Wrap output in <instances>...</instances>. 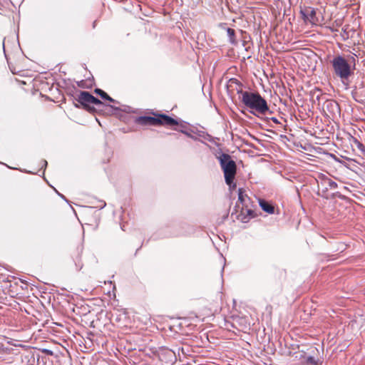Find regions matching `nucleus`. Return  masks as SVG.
<instances>
[{
  "instance_id": "nucleus-1",
  "label": "nucleus",
  "mask_w": 365,
  "mask_h": 365,
  "mask_svg": "<svg viewBox=\"0 0 365 365\" xmlns=\"http://www.w3.org/2000/svg\"><path fill=\"white\" fill-rule=\"evenodd\" d=\"M241 100L247 107L260 114H264L269 110L266 101L259 93L242 92Z\"/></svg>"
},
{
  "instance_id": "nucleus-2",
  "label": "nucleus",
  "mask_w": 365,
  "mask_h": 365,
  "mask_svg": "<svg viewBox=\"0 0 365 365\" xmlns=\"http://www.w3.org/2000/svg\"><path fill=\"white\" fill-rule=\"evenodd\" d=\"M355 65V58L354 56H351L350 63H349L343 56H336L331 61V65L333 67L334 74L339 77L341 81L346 80L351 75L353 72V68L351 65V63Z\"/></svg>"
},
{
  "instance_id": "nucleus-3",
  "label": "nucleus",
  "mask_w": 365,
  "mask_h": 365,
  "mask_svg": "<svg viewBox=\"0 0 365 365\" xmlns=\"http://www.w3.org/2000/svg\"><path fill=\"white\" fill-rule=\"evenodd\" d=\"M221 168L224 173L226 183L230 188H235L236 185L233 182L236 174V164L227 154H222L218 158Z\"/></svg>"
},
{
  "instance_id": "nucleus-4",
  "label": "nucleus",
  "mask_w": 365,
  "mask_h": 365,
  "mask_svg": "<svg viewBox=\"0 0 365 365\" xmlns=\"http://www.w3.org/2000/svg\"><path fill=\"white\" fill-rule=\"evenodd\" d=\"M140 121H141V123L143 124H148V125H178V122L175 119H173L166 115H159L156 117H148V116L142 117L140 118Z\"/></svg>"
},
{
  "instance_id": "nucleus-5",
  "label": "nucleus",
  "mask_w": 365,
  "mask_h": 365,
  "mask_svg": "<svg viewBox=\"0 0 365 365\" xmlns=\"http://www.w3.org/2000/svg\"><path fill=\"white\" fill-rule=\"evenodd\" d=\"M301 14L305 22L309 23L312 25H317L319 23V17L317 16L316 10L310 6H307L301 9Z\"/></svg>"
},
{
  "instance_id": "nucleus-6",
  "label": "nucleus",
  "mask_w": 365,
  "mask_h": 365,
  "mask_svg": "<svg viewBox=\"0 0 365 365\" xmlns=\"http://www.w3.org/2000/svg\"><path fill=\"white\" fill-rule=\"evenodd\" d=\"M78 101L82 105L88 106L90 104L99 105L101 104V102L98 98H95L89 93L86 91H83L81 93L78 97Z\"/></svg>"
},
{
  "instance_id": "nucleus-7",
  "label": "nucleus",
  "mask_w": 365,
  "mask_h": 365,
  "mask_svg": "<svg viewBox=\"0 0 365 365\" xmlns=\"http://www.w3.org/2000/svg\"><path fill=\"white\" fill-rule=\"evenodd\" d=\"M163 365H172L175 361V354L171 350H164L159 354Z\"/></svg>"
},
{
  "instance_id": "nucleus-8",
  "label": "nucleus",
  "mask_w": 365,
  "mask_h": 365,
  "mask_svg": "<svg viewBox=\"0 0 365 365\" xmlns=\"http://www.w3.org/2000/svg\"><path fill=\"white\" fill-rule=\"evenodd\" d=\"M259 205L264 212L269 214H272L274 212V207L267 202L261 200L259 201Z\"/></svg>"
},
{
  "instance_id": "nucleus-9",
  "label": "nucleus",
  "mask_w": 365,
  "mask_h": 365,
  "mask_svg": "<svg viewBox=\"0 0 365 365\" xmlns=\"http://www.w3.org/2000/svg\"><path fill=\"white\" fill-rule=\"evenodd\" d=\"M96 93L101 96V98L106 99L109 101H113V99L110 98L106 92L101 89H96Z\"/></svg>"
},
{
  "instance_id": "nucleus-10",
  "label": "nucleus",
  "mask_w": 365,
  "mask_h": 365,
  "mask_svg": "<svg viewBox=\"0 0 365 365\" xmlns=\"http://www.w3.org/2000/svg\"><path fill=\"white\" fill-rule=\"evenodd\" d=\"M227 33L230 38V41L232 43H234L235 42V31L232 29L227 28Z\"/></svg>"
},
{
  "instance_id": "nucleus-11",
  "label": "nucleus",
  "mask_w": 365,
  "mask_h": 365,
  "mask_svg": "<svg viewBox=\"0 0 365 365\" xmlns=\"http://www.w3.org/2000/svg\"><path fill=\"white\" fill-rule=\"evenodd\" d=\"M328 184L330 187L331 189H336L337 187V184L336 182L331 180H329L328 181Z\"/></svg>"
},
{
  "instance_id": "nucleus-12",
  "label": "nucleus",
  "mask_w": 365,
  "mask_h": 365,
  "mask_svg": "<svg viewBox=\"0 0 365 365\" xmlns=\"http://www.w3.org/2000/svg\"><path fill=\"white\" fill-rule=\"evenodd\" d=\"M329 104L331 105V106H337V104L336 103V102H334V101L329 102Z\"/></svg>"
},
{
  "instance_id": "nucleus-13",
  "label": "nucleus",
  "mask_w": 365,
  "mask_h": 365,
  "mask_svg": "<svg viewBox=\"0 0 365 365\" xmlns=\"http://www.w3.org/2000/svg\"><path fill=\"white\" fill-rule=\"evenodd\" d=\"M240 191H241V190L239 189V192H240ZM239 199L241 200V192H239Z\"/></svg>"
},
{
  "instance_id": "nucleus-14",
  "label": "nucleus",
  "mask_w": 365,
  "mask_h": 365,
  "mask_svg": "<svg viewBox=\"0 0 365 365\" xmlns=\"http://www.w3.org/2000/svg\"><path fill=\"white\" fill-rule=\"evenodd\" d=\"M272 120L274 122H277V120L275 118H273Z\"/></svg>"
}]
</instances>
